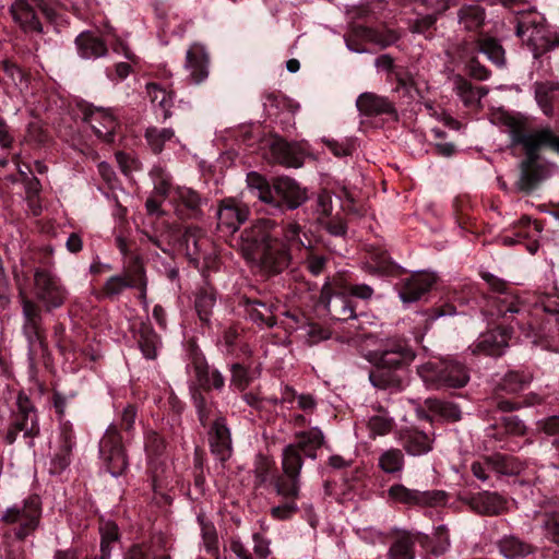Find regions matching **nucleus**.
I'll use <instances>...</instances> for the list:
<instances>
[{"label": "nucleus", "mask_w": 559, "mask_h": 559, "mask_svg": "<svg viewBox=\"0 0 559 559\" xmlns=\"http://www.w3.org/2000/svg\"><path fill=\"white\" fill-rule=\"evenodd\" d=\"M501 123L510 136L511 146H522L525 153V158L520 163L516 188L531 193L550 175L548 166L539 162L538 152L545 147L559 154V135L550 128L528 130L524 119L511 115H502Z\"/></svg>", "instance_id": "obj_1"}, {"label": "nucleus", "mask_w": 559, "mask_h": 559, "mask_svg": "<svg viewBox=\"0 0 559 559\" xmlns=\"http://www.w3.org/2000/svg\"><path fill=\"white\" fill-rule=\"evenodd\" d=\"M33 290L35 298L43 306L20 293L22 333L31 349L41 348L46 342L43 311L50 312L62 307L68 298V290L61 280L45 269H35Z\"/></svg>", "instance_id": "obj_2"}, {"label": "nucleus", "mask_w": 559, "mask_h": 559, "mask_svg": "<svg viewBox=\"0 0 559 559\" xmlns=\"http://www.w3.org/2000/svg\"><path fill=\"white\" fill-rule=\"evenodd\" d=\"M324 435L318 427L295 435V442L282 451L281 473L273 477V486L278 492L296 496L300 485V472L304 465L301 452L312 460L324 444Z\"/></svg>", "instance_id": "obj_3"}, {"label": "nucleus", "mask_w": 559, "mask_h": 559, "mask_svg": "<svg viewBox=\"0 0 559 559\" xmlns=\"http://www.w3.org/2000/svg\"><path fill=\"white\" fill-rule=\"evenodd\" d=\"M417 373L428 388L435 390L460 389L469 381L467 368L453 359H431L419 365Z\"/></svg>", "instance_id": "obj_4"}, {"label": "nucleus", "mask_w": 559, "mask_h": 559, "mask_svg": "<svg viewBox=\"0 0 559 559\" xmlns=\"http://www.w3.org/2000/svg\"><path fill=\"white\" fill-rule=\"evenodd\" d=\"M41 518V502L38 496H31L22 503L8 508L1 522L11 526L16 539L24 540L38 528Z\"/></svg>", "instance_id": "obj_5"}, {"label": "nucleus", "mask_w": 559, "mask_h": 559, "mask_svg": "<svg viewBox=\"0 0 559 559\" xmlns=\"http://www.w3.org/2000/svg\"><path fill=\"white\" fill-rule=\"evenodd\" d=\"M38 414L35 405L24 393H19L15 408L10 415V423L4 433V441L12 444L16 441L19 433L24 438H35L39 435Z\"/></svg>", "instance_id": "obj_6"}, {"label": "nucleus", "mask_w": 559, "mask_h": 559, "mask_svg": "<svg viewBox=\"0 0 559 559\" xmlns=\"http://www.w3.org/2000/svg\"><path fill=\"white\" fill-rule=\"evenodd\" d=\"M276 228L274 221L260 218L245 228L240 236L239 248L248 261H255L259 254L276 238L273 231Z\"/></svg>", "instance_id": "obj_7"}, {"label": "nucleus", "mask_w": 559, "mask_h": 559, "mask_svg": "<svg viewBox=\"0 0 559 559\" xmlns=\"http://www.w3.org/2000/svg\"><path fill=\"white\" fill-rule=\"evenodd\" d=\"M388 497L395 503L407 507L433 508L448 502V493L444 490H417L402 484H394L388 489Z\"/></svg>", "instance_id": "obj_8"}, {"label": "nucleus", "mask_w": 559, "mask_h": 559, "mask_svg": "<svg viewBox=\"0 0 559 559\" xmlns=\"http://www.w3.org/2000/svg\"><path fill=\"white\" fill-rule=\"evenodd\" d=\"M415 359V353L406 341L388 338L377 349L369 352L368 360L372 364L403 369Z\"/></svg>", "instance_id": "obj_9"}, {"label": "nucleus", "mask_w": 559, "mask_h": 559, "mask_svg": "<svg viewBox=\"0 0 559 559\" xmlns=\"http://www.w3.org/2000/svg\"><path fill=\"white\" fill-rule=\"evenodd\" d=\"M515 34L528 46H532L535 56L539 53L540 47L547 40L546 19L540 13L530 11H516Z\"/></svg>", "instance_id": "obj_10"}, {"label": "nucleus", "mask_w": 559, "mask_h": 559, "mask_svg": "<svg viewBox=\"0 0 559 559\" xmlns=\"http://www.w3.org/2000/svg\"><path fill=\"white\" fill-rule=\"evenodd\" d=\"M99 452L106 464L107 471L118 477L127 469L128 461L121 443V437L117 427L111 425L107 428L99 442Z\"/></svg>", "instance_id": "obj_11"}, {"label": "nucleus", "mask_w": 559, "mask_h": 559, "mask_svg": "<svg viewBox=\"0 0 559 559\" xmlns=\"http://www.w3.org/2000/svg\"><path fill=\"white\" fill-rule=\"evenodd\" d=\"M272 194L274 201L269 204L280 211L296 210L308 200L307 190L288 177L274 180Z\"/></svg>", "instance_id": "obj_12"}, {"label": "nucleus", "mask_w": 559, "mask_h": 559, "mask_svg": "<svg viewBox=\"0 0 559 559\" xmlns=\"http://www.w3.org/2000/svg\"><path fill=\"white\" fill-rule=\"evenodd\" d=\"M173 203L175 213L180 218L199 219L203 216V206L207 198L191 187L177 186L174 188Z\"/></svg>", "instance_id": "obj_13"}, {"label": "nucleus", "mask_w": 559, "mask_h": 559, "mask_svg": "<svg viewBox=\"0 0 559 559\" xmlns=\"http://www.w3.org/2000/svg\"><path fill=\"white\" fill-rule=\"evenodd\" d=\"M74 445L75 436L71 423L68 420L59 421L57 450L50 462V472L52 474H59L69 466Z\"/></svg>", "instance_id": "obj_14"}, {"label": "nucleus", "mask_w": 559, "mask_h": 559, "mask_svg": "<svg viewBox=\"0 0 559 559\" xmlns=\"http://www.w3.org/2000/svg\"><path fill=\"white\" fill-rule=\"evenodd\" d=\"M290 260L289 248L280 238H275L254 262H259L265 273L278 274L288 267Z\"/></svg>", "instance_id": "obj_15"}, {"label": "nucleus", "mask_w": 559, "mask_h": 559, "mask_svg": "<svg viewBox=\"0 0 559 559\" xmlns=\"http://www.w3.org/2000/svg\"><path fill=\"white\" fill-rule=\"evenodd\" d=\"M322 304L330 317L338 321H347L356 318L355 307L350 298L343 294H333L329 282H325L320 293Z\"/></svg>", "instance_id": "obj_16"}, {"label": "nucleus", "mask_w": 559, "mask_h": 559, "mask_svg": "<svg viewBox=\"0 0 559 559\" xmlns=\"http://www.w3.org/2000/svg\"><path fill=\"white\" fill-rule=\"evenodd\" d=\"M250 211L247 205L235 199H225L221 202L217 211L218 229L233 234L249 217Z\"/></svg>", "instance_id": "obj_17"}, {"label": "nucleus", "mask_w": 559, "mask_h": 559, "mask_svg": "<svg viewBox=\"0 0 559 559\" xmlns=\"http://www.w3.org/2000/svg\"><path fill=\"white\" fill-rule=\"evenodd\" d=\"M511 333L509 328H498L481 334L469 348L475 355L501 356L509 346Z\"/></svg>", "instance_id": "obj_18"}, {"label": "nucleus", "mask_w": 559, "mask_h": 559, "mask_svg": "<svg viewBox=\"0 0 559 559\" xmlns=\"http://www.w3.org/2000/svg\"><path fill=\"white\" fill-rule=\"evenodd\" d=\"M193 372L192 384L203 391H221L225 385V378L217 369H211L203 356L194 355L191 362Z\"/></svg>", "instance_id": "obj_19"}, {"label": "nucleus", "mask_w": 559, "mask_h": 559, "mask_svg": "<svg viewBox=\"0 0 559 559\" xmlns=\"http://www.w3.org/2000/svg\"><path fill=\"white\" fill-rule=\"evenodd\" d=\"M437 281V276L429 272H416L406 278L400 289V297L404 302H414L428 293Z\"/></svg>", "instance_id": "obj_20"}, {"label": "nucleus", "mask_w": 559, "mask_h": 559, "mask_svg": "<svg viewBox=\"0 0 559 559\" xmlns=\"http://www.w3.org/2000/svg\"><path fill=\"white\" fill-rule=\"evenodd\" d=\"M209 442L212 453L221 461H227L233 453L230 431L224 418H217L210 431Z\"/></svg>", "instance_id": "obj_21"}, {"label": "nucleus", "mask_w": 559, "mask_h": 559, "mask_svg": "<svg viewBox=\"0 0 559 559\" xmlns=\"http://www.w3.org/2000/svg\"><path fill=\"white\" fill-rule=\"evenodd\" d=\"M84 120L99 139L106 142L112 141L117 120L109 110L103 108L88 109L84 114Z\"/></svg>", "instance_id": "obj_22"}, {"label": "nucleus", "mask_w": 559, "mask_h": 559, "mask_svg": "<svg viewBox=\"0 0 559 559\" xmlns=\"http://www.w3.org/2000/svg\"><path fill=\"white\" fill-rule=\"evenodd\" d=\"M357 109L365 116H396L394 104L385 96L371 92L360 94L356 100Z\"/></svg>", "instance_id": "obj_23"}, {"label": "nucleus", "mask_w": 559, "mask_h": 559, "mask_svg": "<svg viewBox=\"0 0 559 559\" xmlns=\"http://www.w3.org/2000/svg\"><path fill=\"white\" fill-rule=\"evenodd\" d=\"M10 13L23 32L43 33V25L27 0H15L10 7Z\"/></svg>", "instance_id": "obj_24"}, {"label": "nucleus", "mask_w": 559, "mask_h": 559, "mask_svg": "<svg viewBox=\"0 0 559 559\" xmlns=\"http://www.w3.org/2000/svg\"><path fill=\"white\" fill-rule=\"evenodd\" d=\"M180 245L190 262L197 265L205 249L210 247V240L201 228L188 227L181 237Z\"/></svg>", "instance_id": "obj_25"}, {"label": "nucleus", "mask_w": 559, "mask_h": 559, "mask_svg": "<svg viewBox=\"0 0 559 559\" xmlns=\"http://www.w3.org/2000/svg\"><path fill=\"white\" fill-rule=\"evenodd\" d=\"M473 511L481 515H498L506 511L507 500L497 492H479L468 500Z\"/></svg>", "instance_id": "obj_26"}, {"label": "nucleus", "mask_w": 559, "mask_h": 559, "mask_svg": "<svg viewBox=\"0 0 559 559\" xmlns=\"http://www.w3.org/2000/svg\"><path fill=\"white\" fill-rule=\"evenodd\" d=\"M186 68L195 84H200L209 76V55L203 46L195 44L188 49Z\"/></svg>", "instance_id": "obj_27"}, {"label": "nucleus", "mask_w": 559, "mask_h": 559, "mask_svg": "<svg viewBox=\"0 0 559 559\" xmlns=\"http://www.w3.org/2000/svg\"><path fill=\"white\" fill-rule=\"evenodd\" d=\"M533 378L528 369L510 370L497 383L495 393L518 394L528 388Z\"/></svg>", "instance_id": "obj_28"}, {"label": "nucleus", "mask_w": 559, "mask_h": 559, "mask_svg": "<svg viewBox=\"0 0 559 559\" xmlns=\"http://www.w3.org/2000/svg\"><path fill=\"white\" fill-rule=\"evenodd\" d=\"M400 440L404 450L412 456L424 455L432 450L433 438L417 429L402 431Z\"/></svg>", "instance_id": "obj_29"}, {"label": "nucleus", "mask_w": 559, "mask_h": 559, "mask_svg": "<svg viewBox=\"0 0 559 559\" xmlns=\"http://www.w3.org/2000/svg\"><path fill=\"white\" fill-rule=\"evenodd\" d=\"M78 53L83 59H97L106 56L105 41L92 32H83L75 38Z\"/></svg>", "instance_id": "obj_30"}, {"label": "nucleus", "mask_w": 559, "mask_h": 559, "mask_svg": "<svg viewBox=\"0 0 559 559\" xmlns=\"http://www.w3.org/2000/svg\"><path fill=\"white\" fill-rule=\"evenodd\" d=\"M399 369L373 364V369L369 373L371 384L380 390H400L402 388V377Z\"/></svg>", "instance_id": "obj_31"}, {"label": "nucleus", "mask_w": 559, "mask_h": 559, "mask_svg": "<svg viewBox=\"0 0 559 559\" xmlns=\"http://www.w3.org/2000/svg\"><path fill=\"white\" fill-rule=\"evenodd\" d=\"M271 153L277 163L286 167L298 168L304 163V157L298 146L282 139H276L272 142Z\"/></svg>", "instance_id": "obj_32"}, {"label": "nucleus", "mask_w": 559, "mask_h": 559, "mask_svg": "<svg viewBox=\"0 0 559 559\" xmlns=\"http://www.w3.org/2000/svg\"><path fill=\"white\" fill-rule=\"evenodd\" d=\"M245 306L249 319L260 328H273L276 324V307L273 304L247 299Z\"/></svg>", "instance_id": "obj_33"}, {"label": "nucleus", "mask_w": 559, "mask_h": 559, "mask_svg": "<svg viewBox=\"0 0 559 559\" xmlns=\"http://www.w3.org/2000/svg\"><path fill=\"white\" fill-rule=\"evenodd\" d=\"M216 304V292L210 285L201 287L194 300L195 311L203 323H209Z\"/></svg>", "instance_id": "obj_34"}, {"label": "nucleus", "mask_w": 559, "mask_h": 559, "mask_svg": "<svg viewBox=\"0 0 559 559\" xmlns=\"http://www.w3.org/2000/svg\"><path fill=\"white\" fill-rule=\"evenodd\" d=\"M146 92L150 100L160 108L163 118H169L174 105V93L154 82L146 84Z\"/></svg>", "instance_id": "obj_35"}, {"label": "nucleus", "mask_w": 559, "mask_h": 559, "mask_svg": "<svg viewBox=\"0 0 559 559\" xmlns=\"http://www.w3.org/2000/svg\"><path fill=\"white\" fill-rule=\"evenodd\" d=\"M500 552L508 559H520L533 552L532 545L515 536H506L499 542Z\"/></svg>", "instance_id": "obj_36"}, {"label": "nucleus", "mask_w": 559, "mask_h": 559, "mask_svg": "<svg viewBox=\"0 0 559 559\" xmlns=\"http://www.w3.org/2000/svg\"><path fill=\"white\" fill-rule=\"evenodd\" d=\"M405 457L401 449L391 448L383 451L378 459L379 468L385 474H397L404 468Z\"/></svg>", "instance_id": "obj_37"}, {"label": "nucleus", "mask_w": 559, "mask_h": 559, "mask_svg": "<svg viewBox=\"0 0 559 559\" xmlns=\"http://www.w3.org/2000/svg\"><path fill=\"white\" fill-rule=\"evenodd\" d=\"M139 346L143 355L147 359H155L157 348L160 344L159 336L153 328L147 323H142L139 330Z\"/></svg>", "instance_id": "obj_38"}, {"label": "nucleus", "mask_w": 559, "mask_h": 559, "mask_svg": "<svg viewBox=\"0 0 559 559\" xmlns=\"http://www.w3.org/2000/svg\"><path fill=\"white\" fill-rule=\"evenodd\" d=\"M424 405L427 411L443 419L456 421L461 418V411L453 403L429 397L425 400Z\"/></svg>", "instance_id": "obj_39"}, {"label": "nucleus", "mask_w": 559, "mask_h": 559, "mask_svg": "<svg viewBox=\"0 0 559 559\" xmlns=\"http://www.w3.org/2000/svg\"><path fill=\"white\" fill-rule=\"evenodd\" d=\"M198 521L201 525L202 545L205 551L211 555L213 559H219L218 536L215 526L206 522L202 516H198Z\"/></svg>", "instance_id": "obj_40"}, {"label": "nucleus", "mask_w": 559, "mask_h": 559, "mask_svg": "<svg viewBox=\"0 0 559 559\" xmlns=\"http://www.w3.org/2000/svg\"><path fill=\"white\" fill-rule=\"evenodd\" d=\"M133 286H138L134 271L132 274L109 277L104 284L103 292L106 297L114 298L119 296L126 288H132Z\"/></svg>", "instance_id": "obj_41"}, {"label": "nucleus", "mask_w": 559, "mask_h": 559, "mask_svg": "<svg viewBox=\"0 0 559 559\" xmlns=\"http://www.w3.org/2000/svg\"><path fill=\"white\" fill-rule=\"evenodd\" d=\"M485 20V11L478 4L464 5L459 11V21L467 31L478 29Z\"/></svg>", "instance_id": "obj_42"}, {"label": "nucleus", "mask_w": 559, "mask_h": 559, "mask_svg": "<svg viewBox=\"0 0 559 559\" xmlns=\"http://www.w3.org/2000/svg\"><path fill=\"white\" fill-rule=\"evenodd\" d=\"M478 49L496 66L502 67L504 64V49L497 39L491 37L480 38L478 40Z\"/></svg>", "instance_id": "obj_43"}, {"label": "nucleus", "mask_w": 559, "mask_h": 559, "mask_svg": "<svg viewBox=\"0 0 559 559\" xmlns=\"http://www.w3.org/2000/svg\"><path fill=\"white\" fill-rule=\"evenodd\" d=\"M495 302L498 313L502 317H507L508 313H523L526 311V306L512 292L503 296H497Z\"/></svg>", "instance_id": "obj_44"}, {"label": "nucleus", "mask_w": 559, "mask_h": 559, "mask_svg": "<svg viewBox=\"0 0 559 559\" xmlns=\"http://www.w3.org/2000/svg\"><path fill=\"white\" fill-rule=\"evenodd\" d=\"M300 487H301V484L298 487V492H297L296 496L284 495V493L278 492L275 489V492L285 500L284 503H282L280 506H276V507H273L271 509V515L275 520H281V521L288 520L294 514L297 513L298 507H297L296 500L300 497Z\"/></svg>", "instance_id": "obj_45"}, {"label": "nucleus", "mask_w": 559, "mask_h": 559, "mask_svg": "<svg viewBox=\"0 0 559 559\" xmlns=\"http://www.w3.org/2000/svg\"><path fill=\"white\" fill-rule=\"evenodd\" d=\"M174 135V130L169 128L158 129L156 127H151L145 131L147 144L155 154L160 153L165 142L171 140Z\"/></svg>", "instance_id": "obj_46"}, {"label": "nucleus", "mask_w": 559, "mask_h": 559, "mask_svg": "<svg viewBox=\"0 0 559 559\" xmlns=\"http://www.w3.org/2000/svg\"><path fill=\"white\" fill-rule=\"evenodd\" d=\"M247 182L251 190L257 191V197L262 202L269 204V202L274 201V198L272 197L273 186L271 187L265 178H263L261 175L257 173L248 174Z\"/></svg>", "instance_id": "obj_47"}, {"label": "nucleus", "mask_w": 559, "mask_h": 559, "mask_svg": "<svg viewBox=\"0 0 559 559\" xmlns=\"http://www.w3.org/2000/svg\"><path fill=\"white\" fill-rule=\"evenodd\" d=\"M274 462L265 455L258 454L253 464V476L255 487L264 485L272 475Z\"/></svg>", "instance_id": "obj_48"}, {"label": "nucleus", "mask_w": 559, "mask_h": 559, "mask_svg": "<svg viewBox=\"0 0 559 559\" xmlns=\"http://www.w3.org/2000/svg\"><path fill=\"white\" fill-rule=\"evenodd\" d=\"M40 9L43 14L50 22L57 21V9L74 10L75 2L73 0H33Z\"/></svg>", "instance_id": "obj_49"}, {"label": "nucleus", "mask_w": 559, "mask_h": 559, "mask_svg": "<svg viewBox=\"0 0 559 559\" xmlns=\"http://www.w3.org/2000/svg\"><path fill=\"white\" fill-rule=\"evenodd\" d=\"M414 540L404 534L400 536L390 547V559H414Z\"/></svg>", "instance_id": "obj_50"}, {"label": "nucleus", "mask_w": 559, "mask_h": 559, "mask_svg": "<svg viewBox=\"0 0 559 559\" xmlns=\"http://www.w3.org/2000/svg\"><path fill=\"white\" fill-rule=\"evenodd\" d=\"M230 383L239 391H245L254 379L255 374L241 364L230 366Z\"/></svg>", "instance_id": "obj_51"}, {"label": "nucleus", "mask_w": 559, "mask_h": 559, "mask_svg": "<svg viewBox=\"0 0 559 559\" xmlns=\"http://www.w3.org/2000/svg\"><path fill=\"white\" fill-rule=\"evenodd\" d=\"M154 180V192L166 199L174 189L171 187V177L162 167H154L151 171Z\"/></svg>", "instance_id": "obj_52"}, {"label": "nucleus", "mask_w": 559, "mask_h": 559, "mask_svg": "<svg viewBox=\"0 0 559 559\" xmlns=\"http://www.w3.org/2000/svg\"><path fill=\"white\" fill-rule=\"evenodd\" d=\"M364 37L376 45H379L381 48H385L388 46L393 45L397 41L399 35L396 32L392 29L388 31H377L372 28H366Z\"/></svg>", "instance_id": "obj_53"}, {"label": "nucleus", "mask_w": 559, "mask_h": 559, "mask_svg": "<svg viewBox=\"0 0 559 559\" xmlns=\"http://www.w3.org/2000/svg\"><path fill=\"white\" fill-rule=\"evenodd\" d=\"M324 145L336 157L350 156L355 151V141L353 139H343L341 141L335 139H322Z\"/></svg>", "instance_id": "obj_54"}, {"label": "nucleus", "mask_w": 559, "mask_h": 559, "mask_svg": "<svg viewBox=\"0 0 559 559\" xmlns=\"http://www.w3.org/2000/svg\"><path fill=\"white\" fill-rule=\"evenodd\" d=\"M555 88L548 83H537L535 85V98L545 115L552 112V93Z\"/></svg>", "instance_id": "obj_55"}, {"label": "nucleus", "mask_w": 559, "mask_h": 559, "mask_svg": "<svg viewBox=\"0 0 559 559\" xmlns=\"http://www.w3.org/2000/svg\"><path fill=\"white\" fill-rule=\"evenodd\" d=\"M485 459L489 468L496 471L497 473L512 474L516 472V468L513 466V459L510 456L496 453L490 456H485Z\"/></svg>", "instance_id": "obj_56"}, {"label": "nucleus", "mask_w": 559, "mask_h": 559, "mask_svg": "<svg viewBox=\"0 0 559 559\" xmlns=\"http://www.w3.org/2000/svg\"><path fill=\"white\" fill-rule=\"evenodd\" d=\"M328 260L326 255L318 254L312 249L306 248L304 264L312 275L318 276L323 273Z\"/></svg>", "instance_id": "obj_57"}, {"label": "nucleus", "mask_w": 559, "mask_h": 559, "mask_svg": "<svg viewBox=\"0 0 559 559\" xmlns=\"http://www.w3.org/2000/svg\"><path fill=\"white\" fill-rule=\"evenodd\" d=\"M3 71L11 78L13 83L22 91L28 85V75L16 63L10 60L2 61Z\"/></svg>", "instance_id": "obj_58"}, {"label": "nucleus", "mask_w": 559, "mask_h": 559, "mask_svg": "<svg viewBox=\"0 0 559 559\" xmlns=\"http://www.w3.org/2000/svg\"><path fill=\"white\" fill-rule=\"evenodd\" d=\"M393 427L392 418L385 415H374L368 420V428L371 437L388 435Z\"/></svg>", "instance_id": "obj_59"}, {"label": "nucleus", "mask_w": 559, "mask_h": 559, "mask_svg": "<svg viewBox=\"0 0 559 559\" xmlns=\"http://www.w3.org/2000/svg\"><path fill=\"white\" fill-rule=\"evenodd\" d=\"M190 394H191V399L193 401V405L195 406V408L198 411L199 418H200L201 423L203 424L204 420L207 418V413H209L207 405H206V399L203 394V389L191 383L190 384Z\"/></svg>", "instance_id": "obj_60"}, {"label": "nucleus", "mask_w": 559, "mask_h": 559, "mask_svg": "<svg viewBox=\"0 0 559 559\" xmlns=\"http://www.w3.org/2000/svg\"><path fill=\"white\" fill-rule=\"evenodd\" d=\"M546 537L559 545V512L547 514L543 522Z\"/></svg>", "instance_id": "obj_61"}, {"label": "nucleus", "mask_w": 559, "mask_h": 559, "mask_svg": "<svg viewBox=\"0 0 559 559\" xmlns=\"http://www.w3.org/2000/svg\"><path fill=\"white\" fill-rule=\"evenodd\" d=\"M301 231L302 227L300 226V224H298L297 222H288L283 227V239H281V241L286 243L287 247L288 245L294 242H299L301 246H304V242L300 240Z\"/></svg>", "instance_id": "obj_62"}, {"label": "nucleus", "mask_w": 559, "mask_h": 559, "mask_svg": "<svg viewBox=\"0 0 559 559\" xmlns=\"http://www.w3.org/2000/svg\"><path fill=\"white\" fill-rule=\"evenodd\" d=\"M437 21V16L431 13H426L425 15L413 20L409 23V29L413 33L425 34Z\"/></svg>", "instance_id": "obj_63"}, {"label": "nucleus", "mask_w": 559, "mask_h": 559, "mask_svg": "<svg viewBox=\"0 0 559 559\" xmlns=\"http://www.w3.org/2000/svg\"><path fill=\"white\" fill-rule=\"evenodd\" d=\"M253 540V552L257 556L258 559H266L269 555L271 554L270 549V539L264 537L260 533H254L252 535Z\"/></svg>", "instance_id": "obj_64"}]
</instances>
